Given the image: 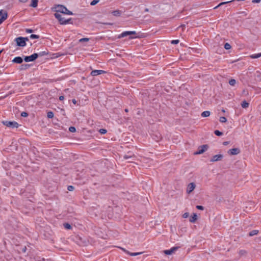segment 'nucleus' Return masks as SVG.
<instances>
[{
	"instance_id": "31",
	"label": "nucleus",
	"mask_w": 261,
	"mask_h": 261,
	"mask_svg": "<svg viewBox=\"0 0 261 261\" xmlns=\"http://www.w3.org/2000/svg\"><path fill=\"white\" fill-rule=\"evenodd\" d=\"M69 130L70 132H72V133H74L76 131V129L73 126H71L69 128Z\"/></svg>"
},
{
	"instance_id": "54",
	"label": "nucleus",
	"mask_w": 261,
	"mask_h": 261,
	"mask_svg": "<svg viewBox=\"0 0 261 261\" xmlns=\"http://www.w3.org/2000/svg\"><path fill=\"white\" fill-rule=\"evenodd\" d=\"M233 0L229 1V3H230V2H233Z\"/></svg>"
},
{
	"instance_id": "35",
	"label": "nucleus",
	"mask_w": 261,
	"mask_h": 261,
	"mask_svg": "<svg viewBox=\"0 0 261 261\" xmlns=\"http://www.w3.org/2000/svg\"><path fill=\"white\" fill-rule=\"evenodd\" d=\"M189 216V213H185L183 215H182V217L184 218H187Z\"/></svg>"
},
{
	"instance_id": "6",
	"label": "nucleus",
	"mask_w": 261,
	"mask_h": 261,
	"mask_svg": "<svg viewBox=\"0 0 261 261\" xmlns=\"http://www.w3.org/2000/svg\"><path fill=\"white\" fill-rule=\"evenodd\" d=\"M207 147H208L206 145H203L199 146L198 148V150L196 152H194V154L197 155L203 153L206 150Z\"/></svg>"
},
{
	"instance_id": "20",
	"label": "nucleus",
	"mask_w": 261,
	"mask_h": 261,
	"mask_svg": "<svg viewBox=\"0 0 261 261\" xmlns=\"http://www.w3.org/2000/svg\"><path fill=\"white\" fill-rule=\"evenodd\" d=\"M249 106V103L247 102L246 101H243L241 103V106L243 108L246 109V108H248Z\"/></svg>"
},
{
	"instance_id": "40",
	"label": "nucleus",
	"mask_w": 261,
	"mask_h": 261,
	"mask_svg": "<svg viewBox=\"0 0 261 261\" xmlns=\"http://www.w3.org/2000/svg\"><path fill=\"white\" fill-rule=\"evenodd\" d=\"M74 189V187L72 186H69L68 187V190L70 191H73Z\"/></svg>"
},
{
	"instance_id": "5",
	"label": "nucleus",
	"mask_w": 261,
	"mask_h": 261,
	"mask_svg": "<svg viewBox=\"0 0 261 261\" xmlns=\"http://www.w3.org/2000/svg\"><path fill=\"white\" fill-rule=\"evenodd\" d=\"M3 123L9 127H12V128H17L19 126V124L18 123H17L15 121H3Z\"/></svg>"
},
{
	"instance_id": "11",
	"label": "nucleus",
	"mask_w": 261,
	"mask_h": 261,
	"mask_svg": "<svg viewBox=\"0 0 261 261\" xmlns=\"http://www.w3.org/2000/svg\"><path fill=\"white\" fill-rule=\"evenodd\" d=\"M177 248L175 247H172L170 249L164 250V253L166 255H171L177 250Z\"/></svg>"
},
{
	"instance_id": "47",
	"label": "nucleus",
	"mask_w": 261,
	"mask_h": 261,
	"mask_svg": "<svg viewBox=\"0 0 261 261\" xmlns=\"http://www.w3.org/2000/svg\"><path fill=\"white\" fill-rule=\"evenodd\" d=\"M26 32H28V33H31L32 32V30H30V29H27L26 30Z\"/></svg>"
},
{
	"instance_id": "10",
	"label": "nucleus",
	"mask_w": 261,
	"mask_h": 261,
	"mask_svg": "<svg viewBox=\"0 0 261 261\" xmlns=\"http://www.w3.org/2000/svg\"><path fill=\"white\" fill-rule=\"evenodd\" d=\"M135 34H136V32L135 31H126V32H123L121 34H120L119 35V36L118 37V38H120L125 37L127 35H135Z\"/></svg>"
},
{
	"instance_id": "32",
	"label": "nucleus",
	"mask_w": 261,
	"mask_h": 261,
	"mask_svg": "<svg viewBox=\"0 0 261 261\" xmlns=\"http://www.w3.org/2000/svg\"><path fill=\"white\" fill-rule=\"evenodd\" d=\"M64 225V227H65V228L66 229H70L71 228V225L69 224H68V223H66Z\"/></svg>"
},
{
	"instance_id": "26",
	"label": "nucleus",
	"mask_w": 261,
	"mask_h": 261,
	"mask_svg": "<svg viewBox=\"0 0 261 261\" xmlns=\"http://www.w3.org/2000/svg\"><path fill=\"white\" fill-rule=\"evenodd\" d=\"M236 84V81L234 79H231L229 80V85L231 86H234Z\"/></svg>"
},
{
	"instance_id": "17",
	"label": "nucleus",
	"mask_w": 261,
	"mask_h": 261,
	"mask_svg": "<svg viewBox=\"0 0 261 261\" xmlns=\"http://www.w3.org/2000/svg\"><path fill=\"white\" fill-rule=\"evenodd\" d=\"M112 14L116 17H119L121 14V11L118 10H115L112 12Z\"/></svg>"
},
{
	"instance_id": "48",
	"label": "nucleus",
	"mask_w": 261,
	"mask_h": 261,
	"mask_svg": "<svg viewBox=\"0 0 261 261\" xmlns=\"http://www.w3.org/2000/svg\"><path fill=\"white\" fill-rule=\"evenodd\" d=\"M72 102L74 103V104H76V101L75 99H72Z\"/></svg>"
},
{
	"instance_id": "55",
	"label": "nucleus",
	"mask_w": 261,
	"mask_h": 261,
	"mask_svg": "<svg viewBox=\"0 0 261 261\" xmlns=\"http://www.w3.org/2000/svg\"><path fill=\"white\" fill-rule=\"evenodd\" d=\"M2 52V50H1L0 51V54H1Z\"/></svg>"
},
{
	"instance_id": "14",
	"label": "nucleus",
	"mask_w": 261,
	"mask_h": 261,
	"mask_svg": "<svg viewBox=\"0 0 261 261\" xmlns=\"http://www.w3.org/2000/svg\"><path fill=\"white\" fill-rule=\"evenodd\" d=\"M230 153L232 155L238 154L240 152V150L239 148H234L230 150Z\"/></svg>"
},
{
	"instance_id": "53",
	"label": "nucleus",
	"mask_w": 261,
	"mask_h": 261,
	"mask_svg": "<svg viewBox=\"0 0 261 261\" xmlns=\"http://www.w3.org/2000/svg\"><path fill=\"white\" fill-rule=\"evenodd\" d=\"M260 91H261V89H259V90H258V91L257 92V93H260Z\"/></svg>"
},
{
	"instance_id": "24",
	"label": "nucleus",
	"mask_w": 261,
	"mask_h": 261,
	"mask_svg": "<svg viewBox=\"0 0 261 261\" xmlns=\"http://www.w3.org/2000/svg\"><path fill=\"white\" fill-rule=\"evenodd\" d=\"M54 113L50 111V112H48L47 114V116L48 118H53L54 117Z\"/></svg>"
},
{
	"instance_id": "38",
	"label": "nucleus",
	"mask_w": 261,
	"mask_h": 261,
	"mask_svg": "<svg viewBox=\"0 0 261 261\" xmlns=\"http://www.w3.org/2000/svg\"><path fill=\"white\" fill-rule=\"evenodd\" d=\"M179 40H174L171 41V43L173 44H176L178 43Z\"/></svg>"
},
{
	"instance_id": "12",
	"label": "nucleus",
	"mask_w": 261,
	"mask_h": 261,
	"mask_svg": "<svg viewBox=\"0 0 261 261\" xmlns=\"http://www.w3.org/2000/svg\"><path fill=\"white\" fill-rule=\"evenodd\" d=\"M105 72H106L105 71L102 70H93L91 72V75L92 76H96L97 75L104 73Z\"/></svg>"
},
{
	"instance_id": "1",
	"label": "nucleus",
	"mask_w": 261,
	"mask_h": 261,
	"mask_svg": "<svg viewBox=\"0 0 261 261\" xmlns=\"http://www.w3.org/2000/svg\"><path fill=\"white\" fill-rule=\"evenodd\" d=\"M55 13H59L60 15L67 14L69 15H73L70 11L68 10L63 5H57L55 7Z\"/></svg>"
},
{
	"instance_id": "7",
	"label": "nucleus",
	"mask_w": 261,
	"mask_h": 261,
	"mask_svg": "<svg viewBox=\"0 0 261 261\" xmlns=\"http://www.w3.org/2000/svg\"><path fill=\"white\" fill-rule=\"evenodd\" d=\"M0 24L8 17V14L6 11L3 10H0Z\"/></svg>"
},
{
	"instance_id": "3",
	"label": "nucleus",
	"mask_w": 261,
	"mask_h": 261,
	"mask_svg": "<svg viewBox=\"0 0 261 261\" xmlns=\"http://www.w3.org/2000/svg\"><path fill=\"white\" fill-rule=\"evenodd\" d=\"M28 38L18 37L15 39V41L18 46H24L26 45V41H28Z\"/></svg>"
},
{
	"instance_id": "15",
	"label": "nucleus",
	"mask_w": 261,
	"mask_h": 261,
	"mask_svg": "<svg viewBox=\"0 0 261 261\" xmlns=\"http://www.w3.org/2000/svg\"><path fill=\"white\" fill-rule=\"evenodd\" d=\"M22 59L21 57H18L15 58L12 61L14 63L20 64L22 62Z\"/></svg>"
},
{
	"instance_id": "43",
	"label": "nucleus",
	"mask_w": 261,
	"mask_h": 261,
	"mask_svg": "<svg viewBox=\"0 0 261 261\" xmlns=\"http://www.w3.org/2000/svg\"><path fill=\"white\" fill-rule=\"evenodd\" d=\"M21 116L23 117H27L28 116V114L25 112H22L21 113Z\"/></svg>"
},
{
	"instance_id": "29",
	"label": "nucleus",
	"mask_w": 261,
	"mask_h": 261,
	"mask_svg": "<svg viewBox=\"0 0 261 261\" xmlns=\"http://www.w3.org/2000/svg\"><path fill=\"white\" fill-rule=\"evenodd\" d=\"M227 121V119L224 117H221L220 118V121L221 122H225Z\"/></svg>"
},
{
	"instance_id": "13",
	"label": "nucleus",
	"mask_w": 261,
	"mask_h": 261,
	"mask_svg": "<svg viewBox=\"0 0 261 261\" xmlns=\"http://www.w3.org/2000/svg\"><path fill=\"white\" fill-rule=\"evenodd\" d=\"M198 219V216L196 213H193L190 218L189 221L191 223H195Z\"/></svg>"
},
{
	"instance_id": "16",
	"label": "nucleus",
	"mask_w": 261,
	"mask_h": 261,
	"mask_svg": "<svg viewBox=\"0 0 261 261\" xmlns=\"http://www.w3.org/2000/svg\"><path fill=\"white\" fill-rule=\"evenodd\" d=\"M122 250L126 252L127 253L130 254L131 256H136V255H140V254H141L142 253V252H136V253H130L127 251H126L125 249L124 248H122Z\"/></svg>"
},
{
	"instance_id": "21",
	"label": "nucleus",
	"mask_w": 261,
	"mask_h": 261,
	"mask_svg": "<svg viewBox=\"0 0 261 261\" xmlns=\"http://www.w3.org/2000/svg\"><path fill=\"white\" fill-rule=\"evenodd\" d=\"M211 113L208 111H204L201 113V116L203 117H206L210 115Z\"/></svg>"
},
{
	"instance_id": "9",
	"label": "nucleus",
	"mask_w": 261,
	"mask_h": 261,
	"mask_svg": "<svg viewBox=\"0 0 261 261\" xmlns=\"http://www.w3.org/2000/svg\"><path fill=\"white\" fill-rule=\"evenodd\" d=\"M223 155L221 154L215 155L211 158L210 161L212 162H214L221 161L223 159Z\"/></svg>"
},
{
	"instance_id": "42",
	"label": "nucleus",
	"mask_w": 261,
	"mask_h": 261,
	"mask_svg": "<svg viewBox=\"0 0 261 261\" xmlns=\"http://www.w3.org/2000/svg\"><path fill=\"white\" fill-rule=\"evenodd\" d=\"M228 47H229V45H228V43H226L225 45H224V47L226 49H228Z\"/></svg>"
},
{
	"instance_id": "50",
	"label": "nucleus",
	"mask_w": 261,
	"mask_h": 261,
	"mask_svg": "<svg viewBox=\"0 0 261 261\" xmlns=\"http://www.w3.org/2000/svg\"><path fill=\"white\" fill-rule=\"evenodd\" d=\"M137 37V36H135V37H130V39H134V38H136Z\"/></svg>"
},
{
	"instance_id": "41",
	"label": "nucleus",
	"mask_w": 261,
	"mask_h": 261,
	"mask_svg": "<svg viewBox=\"0 0 261 261\" xmlns=\"http://www.w3.org/2000/svg\"><path fill=\"white\" fill-rule=\"evenodd\" d=\"M19 2L22 3H26L28 2V0H18Z\"/></svg>"
},
{
	"instance_id": "28",
	"label": "nucleus",
	"mask_w": 261,
	"mask_h": 261,
	"mask_svg": "<svg viewBox=\"0 0 261 261\" xmlns=\"http://www.w3.org/2000/svg\"><path fill=\"white\" fill-rule=\"evenodd\" d=\"M214 133L216 135H217L218 136H220L222 135V133L218 130H216L214 132Z\"/></svg>"
},
{
	"instance_id": "18",
	"label": "nucleus",
	"mask_w": 261,
	"mask_h": 261,
	"mask_svg": "<svg viewBox=\"0 0 261 261\" xmlns=\"http://www.w3.org/2000/svg\"><path fill=\"white\" fill-rule=\"evenodd\" d=\"M38 0H31V4L30 5V6L33 8L37 7L38 5Z\"/></svg>"
},
{
	"instance_id": "51",
	"label": "nucleus",
	"mask_w": 261,
	"mask_h": 261,
	"mask_svg": "<svg viewBox=\"0 0 261 261\" xmlns=\"http://www.w3.org/2000/svg\"><path fill=\"white\" fill-rule=\"evenodd\" d=\"M145 12H148L149 11V9L146 8V9H145Z\"/></svg>"
},
{
	"instance_id": "49",
	"label": "nucleus",
	"mask_w": 261,
	"mask_h": 261,
	"mask_svg": "<svg viewBox=\"0 0 261 261\" xmlns=\"http://www.w3.org/2000/svg\"><path fill=\"white\" fill-rule=\"evenodd\" d=\"M228 144V143L227 142H223V145H227Z\"/></svg>"
},
{
	"instance_id": "46",
	"label": "nucleus",
	"mask_w": 261,
	"mask_h": 261,
	"mask_svg": "<svg viewBox=\"0 0 261 261\" xmlns=\"http://www.w3.org/2000/svg\"><path fill=\"white\" fill-rule=\"evenodd\" d=\"M64 97L63 96H60L59 97V99L60 100H64Z\"/></svg>"
},
{
	"instance_id": "44",
	"label": "nucleus",
	"mask_w": 261,
	"mask_h": 261,
	"mask_svg": "<svg viewBox=\"0 0 261 261\" xmlns=\"http://www.w3.org/2000/svg\"><path fill=\"white\" fill-rule=\"evenodd\" d=\"M261 0H253L252 1V2L253 3H258L260 2Z\"/></svg>"
},
{
	"instance_id": "2",
	"label": "nucleus",
	"mask_w": 261,
	"mask_h": 261,
	"mask_svg": "<svg viewBox=\"0 0 261 261\" xmlns=\"http://www.w3.org/2000/svg\"><path fill=\"white\" fill-rule=\"evenodd\" d=\"M64 14L60 15L59 13H55V17L58 20L61 24H66L67 23H71L70 21L71 18H66L64 16Z\"/></svg>"
},
{
	"instance_id": "25",
	"label": "nucleus",
	"mask_w": 261,
	"mask_h": 261,
	"mask_svg": "<svg viewBox=\"0 0 261 261\" xmlns=\"http://www.w3.org/2000/svg\"><path fill=\"white\" fill-rule=\"evenodd\" d=\"M27 251V247L26 246H23L20 249V250H18V251L19 252H23L25 253Z\"/></svg>"
},
{
	"instance_id": "23",
	"label": "nucleus",
	"mask_w": 261,
	"mask_h": 261,
	"mask_svg": "<svg viewBox=\"0 0 261 261\" xmlns=\"http://www.w3.org/2000/svg\"><path fill=\"white\" fill-rule=\"evenodd\" d=\"M261 57V53L256 54H253L250 56V57L252 59H256L258 58H259Z\"/></svg>"
},
{
	"instance_id": "34",
	"label": "nucleus",
	"mask_w": 261,
	"mask_h": 261,
	"mask_svg": "<svg viewBox=\"0 0 261 261\" xmlns=\"http://www.w3.org/2000/svg\"><path fill=\"white\" fill-rule=\"evenodd\" d=\"M99 132L101 134H105L107 133V130L105 129H100Z\"/></svg>"
},
{
	"instance_id": "37",
	"label": "nucleus",
	"mask_w": 261,
	"mask_h": 261,
	"mask_svg": "<svg viewBox=\"0 0 261 261\" xmlns=\"http://www.w3.org/2000/svg\"><path fill=\"white\" fill-rule=\"evenodd\" d=\"M29 67V65L27 64H24L21 65V69H25L28 68Z\"/></svg>"
},
{
	"instance_id": "52",
	"label": "nucleus",
	"mask_w": 261,
	"mask_h": 261,
	"mask_svg": "<svg viewBox=\"0 0 261 261\" xmlns=\"http://www.w3.org/2000/svg\"><path fill=\"white\" fill-rule=\"evenodd\" d=\"M38 261H45V259L44 258H42L41 260H38Z\"/></svg>"
},
{
	"instance_id": "4",
	"label": "nucleus",
	"mask_w": 261,
	"mask_h": 261,
	"mask_svg": "<svg viewBox=\"0 0 261 261\" xmlns=\"http://www.w3.org/2000/svg\"><path fill=\"white\" fill-rule=\"evenodd\" d=\"M196 184L192 182L189 183L186 188V193L188 194H190L196 188Z\"/></svg>"
},
{
	"instance_id": "27",
	"label": "nucleus",
	"mask_w": 261,
	"mask_h": 261,
	"mask_svg": "<svg viewBox=\"0 0 261 261\" xmlns=\"http://www.w3.org/2000/svg\"><path fill=\"white\" fill-rule=\"evenodd\" d=\"M89 40V39L88 38H82L79 40L80 42H88Z\"/></svg>"
},
{
	"instance_id": "22",
	"label": "nucleus",
	"mask_w": 261,
	"mask_h": 261,
	"mask_svg": "<svg viewBox=\"0 0 261 261\" xmlns=\"http://www.w3.org/2000/svg\"><path fill=\"white\" fill-rule=\"evenodd\" d=\"M258 233V230H253L249 232V236L250 237H252V236H253L254 235L257 234Z\"/></svg>"
},
{
	"instance_id": "45",
	"label": "nucleus",
	"mask_w": 261,
	"mask_h": 261,
	"mask_svg": "<svg viewBox=\"0 0 261 261\" xmlns=\"http://www.w3.org/2000/svg\"><path fill=\"white\" fill-rule=\"evenodd\" d=\"M130 158V156H128V155H124V158L125 159H126V160L128 159H129Z\"/></svg>"
},
{
	"instance_id": "19",
	"label": "nucleus",
	"mask_w": 261,
	"mask_h": 261,
	"mask_svg": "<svg viewBox=\"0 0 261 261\" xmlns=\"http://www.w3.org/2000/svg\"><path fill=\"white\" fill-rule=\"evenodd\" d=\"M248 254V252L245 250H241L239 251V255L241 256H246Z\"/></svg>"
},
{
	"instance_id": "8",
	"label": "nucleus",
	"mask_w": 261,
	"mask_h": 261,
	"mask_svg": "<svg viewBox=\"0 0 261 261\" xmlns=\"http://www.w3.org/2000/svg\"><path fill=\"white\" fill-rule=\"evenodd\" d=\"M38 57V55L36 53H35L30 56L25 57L24 58V60L27 62H31V61H33L35 59H36Z\"/></svg>"
},
{
	"instance_id": "39",
	"label": "nucleus",
	"mask_w": 261,
	"mask_h": 261,
	"mask_svg": "<svg viewBox=\"0 0 261 261\" xmlns=\"http://www.w3.org/2000/svg\"><path fill=\"white\" fill-rule=\"evenodd\" d=\"M196 208L199 210H203L204 207L201 205H197Z\"/></svg>"
},
{
	"instance_id": "33",
	"label": "nucleus",
	"mask_w": 261,
	"mask_h": 261,
	"mask_svg": "<svg viewBox=\"0 0 261 261\" xmlns=\"http://www.w3.org/2000/svg\"><path fill=\"white\" fill-rule=\"evenodd\" d=\"M30 38L31 39H37L39 38V36L38 35H35V34H32L30 36Z\"/></svg>"
},
{
	"instance_id": "30",
	"label": "nucleus",
	"mask_w": 261,
	"mask_h": 261,
	"mask_svg": "<svg viewBox=\"0 0 261 261\" xmlns=\"http://www.w3.org/2000/svg\"><path fill=\"white\" fill-rule=\"evenodd\" d=\"M98 2V0H93L92 1L91 3H90V5L91 6H94L96 4H97Z\"/></svg>"
},
{
	"instance_id": "36",
	"label": "nucleus",
	"mask_w": 261,
	"mask_h": 261,
	"mask_svg": "<svg viewBox=\"0 0 261 261\" xmlns=\"http://www.w3.org/2000/svg\"><path fill=\"white\" fill-rule=\"evenodd\" d=\"M227 3H228V2H227L221 3L219 4L217 6L215 7L214 8V9H217V8H218L219 7H220V6H222V5H224V4H227Z\"/></svg>"
}]
</instances>
